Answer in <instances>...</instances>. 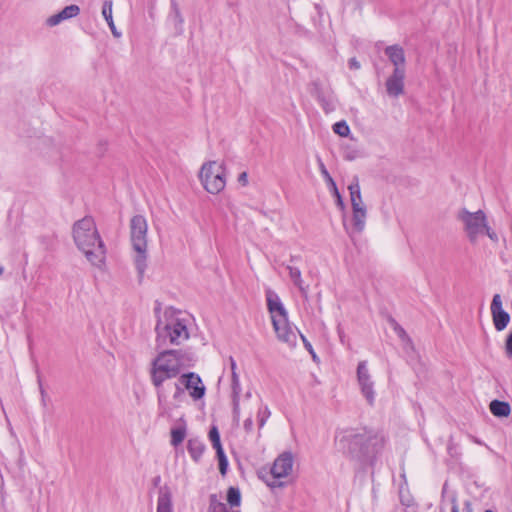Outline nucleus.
Returning <instances> with one entry per match:
<instances>
[{
  "mask_svg": "<svg viewBox=\"0 0 512 512\" xmlns=\"http://www.w3.org/2000/svg\"><path fill=\"white\" fill-rule=\"evenodd\" d=\"M464 511L465 512H473V506L470 501H465L464 503Z\"/></svg>",
  "mask_w": 512,
  "mask_h": 512,
  "instance_id": "a18cd8bd",
  "label": "nucleus"
},
{
  "mask_svg": "<svg viewBox=\"0 0 512 512\" xmlns=\"http://www.w3.org/2000/svg\"><path fill=\"white\" fill-rule=\"evenodd\" d=\"M365 439L362 448V459L368 460L379 453L385 444V438L380 433L364 432Z\"/></svg>",
  "mask_w": 512,
  "mask_h": 512,
  "instance_id": "ddd939ff",
  "label": "nucleus"
},
{
  "mask_svg": "<svg viewBox=\"0 0 512 512\" xmlns=\"http://www.w3.org/2000/svg\"><path fill=\"white\" fill-rule=\"evenodd\" d=\"M487 235L489 239L495 243L498 242L499 238L497 233L489 226V223H487L486 228L483 230V235Z\"/></svg>",
  "mask_w": 512,
  "mask_h": 512,
  "instance_id": "473e14b6",
  "label": "nucleus"
},
{
  "mask_svg": "<svg viewBox=\"0 0 512 512\" xmlns=\"http://www.w3.org/2000/svg\"><path fill=\"white\" fill-rule=\"evenodd\" d=\"M172 5H173L174 11H175V16H176L177 18H179V21H180V22H182L183 20H182V18H181V16H180L179 9L176 7L175 2H172Z\"/></svg>",
  "mask_w": 512,
  "mask_h": 512,
  "instance_id": "49530a36",
  "label": "nucleus"
},
{
  "mask_svg": "<svg viewBox=\"0 0 512 512\" xmlns=\"http://www.w3.org/2000/svg\"><path fill=\"white\" fill-rule=\"evenodd\" d=\"M208 436H209L212 446L216 450V452L223 450L221 441H220V434H219L218 428L216 426L211 427Z\"/></svg>",
  "mask_w": 512,
  "mask_h": 512,
  "instance_id": "bb28decb",
  "label": "nucleus"
},
{
  "mask_svg": "<svg viewBox=\"0 0 512 512\" xmlns=\"http://www.w3.org/2000/svg\"><path fill=\"white\" fill-rule=\"evenodd\" d=\"M204 449V444L198 438H192L188 440L187 450L194 461L197 462L201 458Z\"/></svg>",
  "mask_w": 512,
  "mask_h": 512,
  "instance_id": "4be33fe9",
  "label": "nucleus"
},
{
  "mask_svg": "<svg viewBox=\"0 0 512 512\" xmlns=\"http://www.w3.org/2000/svg\"><path fill=\"white\" fill-rule=\"evenodd\" d=\"M491 413L496 417H507L511 413V407L508 402L493 400L489 405Z\"/></svg>",
  "mask_w": 512,
  "mask_h": 512,
  "instance_id": "aec40b11",
  "label": "nucleus"
},
{
  "mask_svg": "<svg viewBox=\"0 0 512 512\" xmlns=\"http://www.w3.org/2000/svg\"><path fill=\"white\" fill-rule=\"evenodd\" d=\"M210 501H211V504L216 503L217 506H219L221 508L224 507L223 503L216 501V495H211L210 496Z\"/></svg>",
  "mask_w": 512,
  "mask_h": 512,
  "instance_id": "de8ad7c7",
  "label": "nucleus"
},
{
  "mask_svg": "<svg viewBox=\"0 0 512 512\" xmlns=\"http://www.w3.org/2000/svg\"><path fill=\"white\" fill-rule=\"evenodd\" d=\"M174 388L173 399L181 402L185 389L194 400H199L205 395V386L200 376L194 372L182 373L172 384Z\"/></svg>",
  "mask_w": 512,
  "mask_h": 512,
  "instance_id": "6e6552de",
  "label": "nucleus"
},
{
  "mask_svg": "<svg viewBox=\"0 0 512 512\" xmlns=\"http://www.w3.org/2000/svg\"><path fill=\"white\" fill-rule=\"evenodd\" d=\"M238 182L242 185V186H246L248 184V174L247 172H242L239 174L238 176Z\"/></svg>",
  "mask_w": 512,
  "mask_h": 512,
  "instance_id": "58836bf2",
  "label": "nucleus"
},
{
  "mask_svg": "<svg viewBox=\"0 0 512 512\" xmlns=\"http://www.w3.org/2000/svg\"><path fill=\"white\" fill-rule=\"evenodd\" d=\"M364 439V432L359 433L354 429H345L337 433L335 442L339 451L361 460Z\"/></svg>",
  "mask_w": 512,
  "mask_h": 512,
  "instance_id": "1a4fd4ad",
  "label": "nucleus"
},
{
  "mask_svg": "<svg viewBox=\"0 0 512 512\" xmlns=\"http://www.w3.org/2000/svg\"><path fill=\"white\" fill-rule=\"evenodd\" d=\"M333 196L336 198V205L341 209V210H344L345 209V204L343 202V199H342V196L338 190V188H335L333 189V192H332Z\"/></svg>",
  "mask_w": 512,
  "mask_h": 512,
  "instance_id": "72a5a7b5",
  "label": "nucleus"
},
{
  "mask_svg": "<svg viewBox=\"0 0 512 512\" xmlns=\"http://www.w3.org/2000/svg\"><path fill=\"white\" fill-rule=\"evenodd\" d=\"M326 181H327V183H328V185H329V187L331 189V192H333V189L337 188L335 181L333 180V178L331 176L328 177L326 179Z\"/></svg>",
  "mask_w": 512,
  "mask_h": 512,
  "instance_id": "37998d69",
  "label": "nucleus"
},
{
  "mask_svg": "<svg viewBox=\"0 0 512 512\" xmlns=\"http://www.w3.org/2000/svg\"><path fill=\"white\" fill-rule=\"evenodd\" d=\"M159 480H160V477H157L155 480V483H158Z\"/></svg>",
  "mask_w": 512,
  "mask_h": 512,
  "instance_id": "3c124183",
  "label": "nucleus"
},
{
  "mask_svg": "<svg viewBox=\"0 0 512 512\" xmlns=\"http://www.w3.org/2000/svg\"><path fill=\"white\" fill-rule=\"evenodd\" d=\"M456 218L463 225V230L471 243H476L479 236L483 235V230L488 223L487 216L483 210L470 212L466 208H461L456 214Z\"/></svg>",
  "mask_w": 512,
  "mask_h": 512,
  "instance_id": "0eeeda50",
  "label": "nucleus"
},
{
  "mask_svg": "<svg viewBox=\"0 0 512 512\" xmlns=\"http://www.w3.org/2000/svg\"><path fill=\"white\" fill-rule=\"evenodd\" d=\"M393 325H394V331L395 333L397 334V336L401 339V341L403 342V349L409 353L410 351H414V345H413V342L411 340V338L408 336V334L406 333V331L404 330V328H402L398 323H396L395 321H393Z\"/></svg>",
  "mask_w": 512,
  "mask_h": 512,
  "instance_id": "b1692460",
  "label": "nucleus"
},
{
  "mask_svg": "<svg viewBox=\"0 0 512 512\" xmlns=\"http://www.w3.org/2000/svg\"><path fill=\"white\" fill-rule=\"evenodd\" d=\"M293 468V456L290 452H283L274 461L271 467L272 481H267V485L271 488H279L283 486V483L277 479L287 477Z\"/></svg>",
  "mask_w": 512,
  "mask_h": 512,
  "instance_id": "9b49d317",
  "label": "nucleus"
},
{
  "mask_svg": "<svg viewBox=\"0 0 512 512\" xmlns=\"http://www.w3.org/2000/svg\"><path fill=\"white\" fill-rule=\"evenodd\" d=\"M157 512H172V495L167 486L161 487L159 490Z\"/></svg>",
  "mask_w": 512,
  "mask_h": 512,
  "instance_id": "a211bd4d",
  "label": "nucleus"
},
{
  "mask_svg": "<svg viewBox=\"0 0 512 512\" xmlns=\"http://www.w3.org/2000/svg\"><path fill=\"white\" fill-rule=\"evenodd\" d=\"M159 480H160V477H157L155 480V483H158Z\"/></svg>",
  "mask_w": 512,
  "mask_h": 512,
  "instance_id": "603ef678",
  "label": "nucleus"
},
{
  "mask_svg": "<svg viewBox=\"0 0 512 512\" xmlns=\"http://www.w3.org/2000/svg\"><path fill=\"white\" fill-rule=\"evenodd\" d=\"M73 240L77 248L95 267L102 268L106 259V248L97 231L95 221L90 216L76 221L72 228Z\"/></svg>",
  "mask_w": 512,
  "mask_h": 512,
  "instance_id": "f03ea898",
  "label": "nucleus"
},
{
  "mask_svg": "<svg viewBox=\"0 0 512 512\" xmlns=\"http://www.w3.org/2000/svg\"><path fill=\"white\" fill-rule=\"evenodd\" d=\"M349 67H350L351 69H355V70H357V69H359V68H360V63H359L355 58H351V59L349 60Z\"/></svg>",
  "mask_w": 512,
  "mask_h": 512,
  "instance_id": "79ce46f5",
  "label": "nucleus"
},
{
  "mask_svg": "<svg viewBox=\"0 0 512 512\" xmlns=\"http://www.w3.org/2000/svg\"><path fill=\"white\" fill-rule=\"evenodd\" d=\"M186 436V429L179 427L176 429H172L171 431V444L173 446H178L180 443L183 442Z\"/></svg>",
  "mask_w": 512,
  "mask_h": 512,
  "instance_id": "cd10ccee",
  "label": "nucleus"
},
{
  "mask_svg": "<svg viewBox=\"0 0 512 512\" xmlns=\"http://www.w3.org/2000/svg\"><path fill=\"white\" fill-rule=\"evenodd\" d=\"M451 504H452L451 512H459V507H458L456 496H453L451 498Z\"/></svg>",
  "mask_w": 512,
  "mask_h": 512,
  "instance_id": "a19ab883",
  "label": "nucleus"
},
{
  "mask_svg": "<svg viewBox=\"0 0 512 512\" xmlns=\"http://www.w3.org/2000/svg\"><path fill=\"white\" fill-rule=\"evenodd\" d=\"M80 13V8L78 5L72 4L69 6H66L63 10L58 12L57 14H54L47 18L46 24L50 27L56 26L63 22L64 20L71 19L73 17H76Z\"/></svg>",
  "mask_w": 512,
  "mask_h": 512,
  "instance_id": "f3484780",
  "label": "nucleus"
},
{
  "mask_svg": "<svg viewBox=\"0 0 512 512\" xmlns=\"http://www.w3.org/2000/svg\"><path fill=\"white\" fill-rule=\"evenodd\" d=\"M357 381L363 397L370 406L375 403L374 382L369 373L367 362L360 361L357 366Z\"/></svg>",
  "mask_w": 512,
  "mask_h": 512,
  "instance_id": "f8f14e48",
  "label": "nucleus"
},
{
  "mask_svg": "<svg viewBox=\"0 0 512 512\" xmlns=\"http://www.w3.org/2000/svg\"><path fill=\"white\" fill-rule=\"evenodd\" d=\"M147 220L142 215H135L130 220V240L133 250L136 252L134 263L138 275L143 277L147 264Z\"/></svg>",
  "mask_w": 512,
  "mask_h": 512,
  "instance_id": "20e7f679",
  "label": "nucleus"
},
{
  "mask_svg": "<svg viewBox=\"0 0 512 512\" xmlns=\"http://www.w3.org/2000/svg\"><path fill=\"white\" fill-rule=\"evenodd\" d=\"M406 70L394 69L392 74L387 78L385 87L390 97L397 98L404 93V79Z\"/></svg>",
  "mask_w": 512,
  "mask_h": 512,
  "instance_id": "2eb2a0df",
  "label": "nucleus"
},
{
  "mask_svg": "<svg viewBox=\"0 0 512 512\" xmlns=\"http://www.w3.org/2000/svg\"><path fill=\"white\" fill-rule=\"evenodd\" d=\"M244 430L247 432V433H250L252 432L253 430V420L251 417H248L245 421H244Z\"/></svg>",
  "mask_w": 512,
  "mask_h": 512,
  "instance_id": "4c0bfd02",
  "label": "nucleus"
},
{
  "mask_svg": "<svg viewBox=\"0 0 512 512\" xmlns=\"http://www.w3.org/2000/svg\"><path fill=\"white\" fill-rule=\"evenodd\" d=\"M216 454L219 462V471L222 475H225L228 468V460L225 456L224 450L217 451Z\"/></svg>",
  "mask_w": 512,
  "mask_h": 512,
  "instance_id": "2f4dec72",
  "label": "nucleus"
},
{
  "mask_svg": "<svg viewBox=\"0 0 512 512\" xmlns=\"http://www.w3.org/2000/svg\"><path fill=\"white\" fill-rule=\"evenodd\" d=\"M286 269L289 272V276H290V279L292 280L293 284L296 287H298V289L300 290L301 294L306 297L307 296V292H308V286H304V284H303V280H302V277H301L300 269L297 268V267H294L292 265H287Z\"/></svg>",
  "mask_w": 512,
  "mask_h": 512,
  "instance_id": "6ab92c4d",
  "label": "nucleus"
},
{
  "mask_svg": "<svg viewBox=\"0 0 512 512\" xmlns=\"http://www.w3.org/2000/svg\"><path fill=\"white\" fill-rule=\"evenodd\" d=\"M333 131L339 136L346 137L350 133V128L345 121H339L333 125Z\"/></svg>",
  "mask_w": 512,
  "mask_h": 512,
  "instance_id": "c756f323",
  "label": "nucleus"
},
{
  "mask_svg": "<svg viewBox=\"0 0 512 512\" xmlns=\"http://www.w3.org/2000/svg\"><path fill=\"white\" fill-rule=\"evenodd\" d=\"M348 190L352 206L353 230L361 233L365 228L367 210L362 200L358 178H354L353 182L348 186Z\"/></svg>",
  "mask_w": 512,
  "mask_h": 512,
  "instance_id": "9d476101",
  "label": "nucleus"
},
{
  "mask_svg": "<svg viewBox=\"0 0 512 512\" xmlns=\"http://www.w3.org/2000/svg\"><path fill=\"white\" fill-rule=\"evenodd\" d=\"M319 164H320L321 173H322V175L324 176V178L326 180L328 177H330V174L327 171L325 165L323 164V162L321 160H319Z\"/></svg>",
  "mask_w": 512,
  "mask_h": 512,
  "instance_id": "ea45409f",
  "label": "nucleus"
},
{
  "mask_svg": "<svg viewBox=\"0 0 512 512\" xmlns=\"http://www.w3.org/2000/svg\"><path fill=\"white\" fill-rule=\"evenodd\" d=\"M318 99L326 112L334 110V106L330 102L326 101L323 97L318 96Z\"/></svg>",
  "mask_w": 512,
  "mask_h": 512,
  "instance_id": "e433bc0d",
  "label": "nucleus"
},
{
  "mask_svg": "<svg viewBox=\"0 0 512 512\" xmlns=\"http://www.w3.org/2000/svg\"><path fill=\"white\" fill-rule=\"evenodd\" d=\"M199 179L207 192L218 194L226 185V168L224 164L208 161L202 165Z\"/></svg>",
  "mask_w": 512,
  "mask_h": 512,
  "instance_id": "423d86ee",
  "label": "nucleus"
},
{
  "mask_svg": "<svg viewBox=\"0 0 512 512\" xmlns=\"http://www.w3.org/2000/svg\"><path fill=\"white\" fill-rule=\"evenodd\" d=\"M155 330L157 348H163L168 344L179 345L189 338L186 325L178 318L171 317L166 321L159 320Z\"/></svg>",
  "mask_w": 512,
  "mask_h": 512,
  "instance_id": "39448f33",
  "label": "nucleus"
},
{
  "mask_svg": "<svg viewBox=\"0 0 512 512\" xmlns=\"http://www.w3.org/2000/svg\"><path fill=\"white\" fill-rule=\"evenodd\" d=\"M505 351L509 358H512V331L509 333V335L506 338L505 341Z\"/></svg>",
  "mask_w": 512,
  "mask_h": 512,
  "instance_id": "f704fd0d",
  "label": "nucleus"
},
{
  "mask_svg": "<svg viewBox=\"0 0 512 512\" xmlns=\"http://www.w3.org/2000/svg\"><path fill=\"white\" fill-rule=\"evenodd\" d=\"M300 336H301V339L303 341V344H304L305 348L309 351V353L312 355L313 359L315 360L316 359V354H315V352L313 350V347H312L311 343L302 334H300Z\"/></svg>",
  "mask_w": 512,
  "mask_h": 512,
  "instance_id": "c9c22d12",
  "label": "nucleus"
},
{
  "mask_svg": "<svg viewBox=\"0 0 512 512\" xmlns=\"http://www.w3.org/2000/svg\"><path fill=\"white\" fill-rule=\"evenodd\" d=\"M490 310L495 329L497 331L504 330L510 322V315L502 307L500 294H495L493 296Z\"/></svg>",
  "mask_w": 512,
  "mask_h": 512,
  "instance_id": "4468645a",
  "label": "nucleus"
},
{
  "mask_svg": "<svg viewBox=\"0 0 512 512\" xmlns=\"http://www.w3.org/2000/svg\"><path fill=\"white\" fill-rule=\"evenodd\" d=\"M40 391V403L43 408L44 417H50L53 412V403L49 394L45 391L41 381H38Z\"/></svg>",
  "mask_w": 512,
  "mask_h": 512,
  "instance_id": "5701e85b",
  "label": "nucleus"
},
{
  "mask_svg": "<svg viewBox=\"0 0 512 512\" xmlns=\"http://www.w3.org/2000/svg\"><path fill=\"white\" fill-rule=\"evenodd\" d=\"M187 354L182 350H163L151 361L149 368V378L151 384L156 389L159 409L161 414L168 410L167 387L165 382L176 379L182 374V371L188 366Z\"/></svg>",
  "mask_w": 512,
  "mask_h": 512,
  "instance_id": "f257e3e1",
  "label": "nucleus"
},
{
  "mask_svg": "<svg viewBox=\"0 0 512 512\" xmlns=\"http://www.w3.org/2000/svg\"><path fill=\"white\" fill-rule=\"evenodd\" d=\"M485 512H493L492 510H486Z\"/></svg>",
  "mask_w": 512,
  "mask_h": 512,
  "instance_id": "864d4df0",
  "label": "nucleus"
},
{
  "mask_svg": "<svg viewBox=\"0 0 512 512\" xmlns=\"http://www.w3.org/2000/svg\"><path fill=\"white\" fill-rule=\"evenodd\" d=\"M251 396V393L250 392H247L246 393V397H250Z\"/></svg>",
  "mask_w": 512,
  "mask_h": 512,
  "instance_id": "8fccbe9b",
  "label": "nucleus"
},
{
  "mask_svg": "<svg viewBox=\"0 0 512 512\" xmlns=\"http://www.w3.org/2000/svg\"><path fill=\"white\" fill-rule=\"evenodd\" d=\"M326 181H327V183H328V185H329V187L331 189V192H333V189L337 188L335 181L333 180V178L331 176L328 177L326 179Z\"/></svg>",
  "mask_w": 512,
  "mask_h": 512,
  "instance_id": "c03bdc74",
  "label": "nucleus"
},
{
  "mask_svg": "<svg viewBox=\"0 0 512 512\" xmlns=\"http://www.w3.org/2000/svg\"><path fill=\"white\" fill-rule=\"evenodd\" d=\"M385 55L388 57L389 61L393 64L394 69L406 70V58L404 49L399 45H390L387 46L384 50Z\"/></svg>",
  "mask_w": 512,
  "mask_h": 512,
  "instance_id": "dca6fc26",
  "label": "nucleus"
},
{
  "mask_svg": "<svg viewBox=\"0 0 512 512\" xmlns=\"http://www.w3.org/2000/svg\"><path fill=\"white\" fill-rule=\"evenodd\" d=\"M112 6H113V2L112 0H106L104 3H103V7H102V15L103 17L105 18L107 24L109 25V28L112 32V34L115 36V37H120L121 33L117 31L116 27H115V24H114V21H113V17H112Z\"/></svg>",
  "mask_w": 512,
  "mask_h": 512,
  "instance_id": "412c9836",
  "label": "nucleus"
},
{
  "mask_svg": "<svg viewBox=\"0 0 512 512\" xmlns=\"http://www.w3.org/2000/svg\"><path fill=\"white\" fill-rule=\"evenodd\" d=\"M271 412L267 406H264L263 408H260L257 413V422L259 429L263 428L266 421L270 417Z\"/></svg>",
  "mask_w": 512,
  "mask_h": 512,
  "instance_id": "c85d7f7f",
  "label": "nucleus"
},
{
  "mask_svg": "<svg viewBox=\"0 0 512 512\" xmlns=\"http://www.w3.org/2000/svg\"><path fill=\"white\" fill-rule=\"evenodd\" d=\"M227 502L231 507H238L241 504V493L237 487H229L227 490Z\"/></svg>",
  "mask_w": 512,
  "mask_h": 512,
  "instance_id": "a878e982",
  "label": "nucleus"
},
{
  "mask_svg": "<svg viewBox=\"0 0 512 512\" xmlns=\"http://www.w3.org/2000/svg\"><path fill=\"white\" fill-rule=\"evenodd\" d=\"M229 363L231 368V389L232 394H240L241 392V386H240V380L239 376L236 372L237 365L232 356L229 357Z\"/></svg>",
  "mask_w": 512,
  "mask_h": 512,
  "instance_id": "393cba45",
  "label": "nucleus"
},
{
  "mask_svg": "<svg viewBox=\"0 0 512 512\" xmlns=\"http://www.w3.org/2000/svg\"><path fill=\"white\" fill-rule=\"evenodd\" d=\"M233 420L239 423L240 420V394H232Z\"/></svg>",
  "mask_w": 512,
  "mask_h": 512,
  "instance_id": "7c9ffc66",
  "label": "nucleus"
},
{
  "mask_svg": "<svg viewBox=\"0 0 512 512\" xmlns=\"http://www.w3.org/2000/svg\"><path fill=\"white\" fill-rule=\"evenodd\" d=\"M3 271H4L3 267L0 266V276L3 274Z\"/></svg>",
  "mask_w": 512,
  "mask_h": 512,
  "instance_id": "09e8293b",
  "label": "nucleus"
},
{
  "mask_svg": "<svg viewBox=\"0 0 512 512\" xmlns=\"http://www.w3.org/2000/svg\"><path fill=\"white\" fill-rule=\"evenodd\" d=\"M267 309L271 314L272 325L279 341L289 347L296 346L297 331L288 321V315L279 296L272 290L266 291Z\"/></svg>",
  "mask_w": 512,
  "mask_h": 512,
  "instance_id": "7ed1b4c3",
  "label": "nucleus"
}]
</instances>
